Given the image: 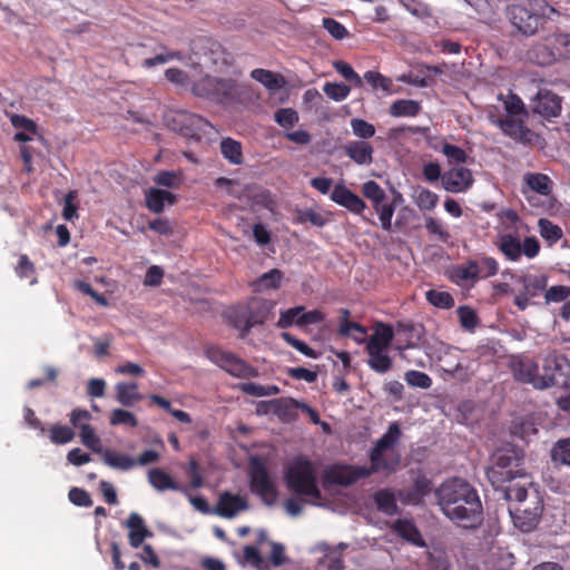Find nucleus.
<instances>
[{
    "label": "nucleus",
    "mask_w": 570,
    "mask_h": 570,
    "mask_svg": "<svg viewBox=\"0 0 570 570\" xmlns=\"http://www.w3.org/2000/svg\"><path fill=\"white\" fill-rule=\"evenodd\" d=\"M424 227L430 235L436 236L443 243H446L451 237L444 224L434 217H425Z\"/></svg>",
    "instance_id": "obj_49"
},
{
    "label": "nucleus",
    "mask_w": 570,
    "mask_h": 570,
    "mask_svg": "<svg viewBox=\"0 0 570 570\" xmlns=\"http://www.w3.org/2000/svg\"><path fill=\"white\" fill-rule=\"evenodd\" d=\"M399 199H402V195L400 193L397 194L393 202H390V204L386 205V207H382V210L379 214L381 227L386 232L393 230L392 217L394 215L396 202Z\"/></svg>",
    "instance_id": "obj_60"
},
{
    "label": "nucleus",
    "mask_w": 570,
    "mask_h": 570,
    "mask_svg": "<svg viewBox=\"0 0 570 570\" xmlns=\"http://www.w3.org/2000/svg\"><path fill=\"white\" fill-rule=\"evenodd\" d=\"M116 400L125 407H131L142 400L136 382H119L115 385Z\"/></svg>",
    "instance_id": "obj_30"
},
{
    "label": "nucleus",
    "mask_w": 570,
    "mask_h": 570,
    "mask_svg": "<svg viewBox=\"0 0 570 570\" xmlns=\"http://www.w3.org/2000/svg\"><path fill=\"white\" fill-rule=\"evenodd\" d=\"M331 200L356 215L362 214L366 208L365 202L341 183L334 186Z\"/></svg>",
    "instance_id": "obj_17"
},
{
    "label": "nucleus",
    "mask_w": 570,
    "mask_h": 570,
    "mask_svg": "<svg viewBox=\"0 0 570 570\" xmlns=\"http://www.w3.org/2000/svg\"><path fill=\"white\" fill-rule=\"evenodd\" d=\"M523 179L527 186L539 195L549 196L552 193L553 183L546 174L528 173Z\"/></svg>",
    "instance_id": "obj_33"
},
{
    "label": "nucleus",
    "mask_w": 570,
    "mask_h": 570,
    "mask_svg": "<svg viewBox=\"0 0 570 570\" xmlns=\"http://www.w3.org/2000/svg\"><path fill=\"white\" fill-rule=\"evenodd\" d=\"M345 155L357 165H371L373 163L374 149L365 140H352L344 147Z\"/></svg>",
    "instance_id": "obj_23"
},
{
    "label": "nucleus",
    "mask_w": 570,
    "mask_h": 570,
    "mask_svg": "<svg viewBox=\"0 0 570 570\" xmlns=\"http://www.w3.org/2000/svg\"><path fill=\"white\" fill-rule=\"evenodd\" d=\"M351 128L353 134L362 140L372 138L375 135V127L361 118H353L351 120Z\"/></svg>",
    "instance_id": "obj_58"
},
{
    "label": "nucleus",
    "mask_w": 570,
    "mask_h": 570,
    "mask_svg": "<svg viewBox=\"0 0 570 570\" xmlns=\"http://www.w3.org/2000/svg\"><path fill=\"white\" fill-rule=\"evenodd\" d=\"M554 52L559 58H570V33H559L553 37Z\"/></svg>",
    "instance_id": "obj_63"
},
{
    "label": "nucleus",
    "mask_w": 570,
    "mask_h": 570,
    "mask_svg": "<svg viewBox=\"0 0 570 570\" xmlns=\"http://www.w3.org/2000/svg\"><path fill=\"white\" fill-rule=\"evenodd\" d=\"M499 272V263L494 257L479 254L474 259L454 268L453 275L459 282H475L480 278H489Z\"/></svg>",
    "instance_id": "obj_12"
},
{
    "label": "nucleus",
    "mask_w": 570,
    "mask_h": 570,
    "mask_svg": "<svg viewBox=\"0 0 570 570\" xmlns=\"http://www.w3.org/2000/svg\"><path fill=\"white\" fill-rule=\"evenodd\" d=\"M111 425H128L136 428L138 425L137 417L129 411L122 409H115L109 419Z\"/></svg>",
    "instance_id": "obj_54"
},
{
    "label": "nucleus",
    "mask_w": 570,
    "mask_h": 570,
    "mask_svg": "<svg viewBox=\"0 0 570 570\" xmlns=\"http://www.w3.org/2000/svg\"><path fill=\"white\" fill-rule=\"evenodd\" d=\"M328 219L325 218L321 213L314 209L307 208L298 210L296 215V223L305 224L311 223L313 226L323 227L327 224Z\"/></svg>",
    "instance_id": "obj_53"
},
{
    "label": "nucleus",
    "mask_w": 570,
    "mask_h": 570,
    "mask_svg": "<svg viewBox=\"0 0 570 570\" xmlns=\"http://www.w3.org/2000/svg\"><path fill=\"white\" fill-rule=\"evenodd\" d=\"M102 460L104 462L115 469H120L124 471L130 470L136 465V462L132 458H130L127 454H121L117 452H112L109 450H106L102 453Z\"/></svg>",
    "instance_id": "obj_42"
},
{
    "label": "nucleus",
    "mask_w": 570,
    "mask_h": 570,
    "mask_svg": "<svg viewBox=\"0 0 570 570\" xmlns=\"http://www.w3.org/2000/svg\"><path fill=\"white\" fill-rule=\"evenodd\" d=\"M539 390L551 386H560L563 394L556 399L558 407L562 411H570V362L557 352L547 354L542 363L541 379H537Z\"/></svg>",
    "instance_id": "obj_3"
},
{
    "label": "nucleus",
    "mask_w": 570,
    "mask_h": 570,
    "mask_svg": "<svg viewBox=\"0 0 570 570\" xmlns=\"http://www.w3.org/2000/svg\"><path fill=\"white\" fill-rule=\"evenodd\" d=\"M204 353L210 362L235 377L248 379L255 377L258 374L255 367L236 354L224 350L222 346L214 344L206 345Z\"/></svg>",
    "instance_id": "obj_8"
},
{
    "label": "nucleus",
    "mask_w": 570,
    "mask_h": 570,
    "mask_svg": "<svg viewBox=\"0 0 570 570\" xmlns=\"http://www.w3.org/2000/svg\"><path fill=\"white\" fill-rule=\"evenodd\" d=\"M522 451L510 444L497 449L491 455V465L487 469V478L494 488L512 481L521 473Z\"/></svg>",
    "instance_id": "obj_5"
},
{
    "label": "nucleus",
    "mask_w": 570,
    "mask_h": 570,
    "mask_svg": "<svg viewBox=\"0 0 570 570\" xmlns=\"http://www.w3.org/2000/svg\"><path fill=\"white\" fill-rule=\"evenodd\" d=\"M442 513L465 530H475L483 522V507L478 491L465 480L452 478L435 491Z\"/></svg>",
    "instance_id": "obj_1"
},
{
    "label": "nucleus",
    "mask_w": 570,
    "mask_h": 570,
    "mask_svg": "<svg viewBox=\"0 0 570 570\" xmlns=\"http://www.w3.org/2000/svg\"><path fill=\"white\" fill-rule=\"evenodd\" d=\"M167 126L188 139L200 140L206 129L212 127L204 117L186 111L176 110L166 116Z\"/></svg>",
    "instance_id": "obj_10"
},
{
    "label": "nucleus",
    "mask_w": 570,
    "mask_h": 570,
    "mask_svg": "<svg viewBox=\"0 0 570 570\" xmlns=\"http://www.w3.org/2000/svg\"><path fill=\"white\" fill-rule=\"evenodd\" d=\"M561 98L548 89H540L533 98L532 110L544 119H551L561 114Z\"/></svg>",
    "instance_id": "obj_15"
},
{
    "label": "nucleus",
    "mask_w": 570,
    "mask_h": 570,
    "mask_svg": "<svg viewBox=\"0 0 570 570\" xmlns=\"http://www.w3.org/2000/svg\"><path fill=\"white\" fill-rule=\"evenodd\" d=\"M50 441L55 444H66L73 440L75 432L71 428L61 424H55L50 429Z\"/></svg>",
    "instance_id": "obj_51"
},
{
    "label": "nucleus",
    "mask_w": 570,
    "mask_h": 570,
    "mask_svg": "<svg viewBox=\"0 0 570 570\" xmlns=\"http://www.w3.org/2000/svg\"><path fill=\"white\" fill-rule=\"evenodd\" d=\"M284 480L287 489L297 497L309 498L313 503L322 499L317 471L313 461L296 456L286 468Z\"/></svg>",
    "instance_id": "obj_4"
},
{
    "label": "nucleus",
    "mask_w": 570,
    "mask_h": 570,
    "mask_svg": "<svg viewBox=\"0 0 570 570\" xmlns=\"http://www.w3.org/2000/svg\"><path fill=\"white\" fill-rule=\"evenodd\" d=\"M392 528L393 531L404 540L417 547L425 546L421 532L419 531L413 521L406 519H399L394 522Z\"/></svg>",
    "instance_id": "obj_31"
},
{
    "label": "nucleus",
    "mask_w": 570,
    "mask_h": 570,
    "mask_svg": "<svg viewBox=\"0 0 570 570\" xmlns=\"http://www.w3.org/2000/svg\"><path fill=\"white\" fill-rule=\"evenodd\" d=\"M248 509V503L245 498L239 494L230 492H223L219 494L215 512L222 518L232 519L240 511Z\"/></svg>",
    "instance_id": "obj_19"
},
{
    "label": "nucleus",
    "mask_w": 570,
    "mask_h": 570,
    "mask_svg": "<svg viewBox=\"0 0 570 570\" xmlns=\"http://www.w3.org/2000/svg\"><path fill=\"white\" fill-rule=\"evenodd\" d=\"M397 495L387 489L379 490L374 494V502L379 511L386 515H394L399 512L396 503Z\"/></svg>",
    "instance_id": "obj_35"
},
{
    "label": "nucleus",
    "mask_w": 570,
    "mask_h": 570,
    "mask_svg": "<svg viewBox=\"0 0 570 570\" xmlns=\"http://www.w3.org/2000/svg\"><path fill=\"white\" fill-rule=\"evenodd\" d=\"M527 59L538 66H550L557 60L554 49L544 43H535L525 52Z\"/></svg>",
    "instance_id": "obj_32"
},
{
    "label": "nucleus",
    "mask_w": 570,
    "mask_h": 570,
    "mask_svg": "<svg viewBox=\"0 0 570 570\" xmlns=\"http://www.w3.org/2000/svg\"><path fill=\"white\" fill-rule=\"evenodd\" d=\"M432 491V481L419 472L410 487H404L396 492L397 499L404 504L419 505Z\"/></svg>",
    "instance_id": "obj_14"
},
{
    "label": "nucleus",
    "mask_w": 570,
    "mask_h": 570,
    "mask_svg": "<svg viewBox=\"0 0 570 570\" xmlns=\"http://www.w3.org/2000/svg\"><path fill=\"white\" fill-rule=\"evenodd\" d=\"M368 367L379 374H385L393 367V360L387 351H366Z\"/></svg>",
    "instance_id": "obj_34"
},
{
    "label": "nucleus",
    "mask_w": 570,
    "mask_h": 570,
    "mask_svg": "<svg viewBox=\"0 0 570 570\" xmlns=\"http://www.w3.org/2000/svg\"><path fill=\"white\" fill-rule=\"evenodd\" d=\"M250 77L254 80L262 83L268 90L279 89L284 83V79L281 75L275 73L267 69H262V68L254 69L250 72Z\"/></svg>",
    "instance_id": "obj_38"
},
{
    "label": "nucleus",
    "mask_w": 570,
    "mask_h": 570,
    "mask_svg": "<svg viewBox=\"0 0 570 570\" xmlns=\"http://www.w3.org/2000/svg\"><path fill=\"white\" fill-rule=\"evenodd\" d=\"M514 379L521 383L531 384L539 390L537 379H541L539 365L530 358H523L513 364Z\"/></svg>",
    "instance_id": "obj_22"
},
{
    "label": "nucleus",
    "mask_w": 570,
    "mask_h": 570,
    "mask_svg": "<svg viewBox=\"0 0 570 570\" xmlns=\"http://www.w3.org/2000/svg\"><path fill=\"white\" fill-rule=\"evenodd\" d=\"M538 227L540 236L548 243L549 246L554 245L563 237L561 227L548 218H540L538 222Z\"/></svg>",
    "instance_id": "obj_41"
},
{
    "label": "nucleus",
    "mask_w": 570,
    "mask_h": 570,
    "mask_svg": "<svg viewBox=\"0 0 570 570\" xmlns=\"http://www.w3.org/2000/svg\"><path fill=\"white\" fill-rule=\"evenodd\" d=\"M14 272L19 278L29 279L30 285H35L37 283L36 267L33 263L29 259L28 255L21 254L19 256V261L17 266L14 267Z\"/></svg>",
    "instance_id": "obj_44"
},
{
    "label": "nucleus",
    "mask_w": 570,
    "mask_h": 570,
    "mask_svg": "<svg viewBox=\"0 0 570 570\" xmlns=\"http://www.w3.org/2000/svg\"><path fill=\"white\" fill-rule=\"evenodd\" d=\"M248 478L249 490L253 494L258 497L266 505L276 503L278 491L264 460L258 456L250 458Z\"/></svg>",
    "instance_id": "obj_6"
},
{
    "label": "nucleus",
    "mask_w": 570,
    "mask_h": 570,
    "mask_svg": "<svg viewBox=\"0 0 570 570\" xmlns=\"http://www.w3.org/2000/svg\"><path fill=\"white\" fill-rule=\"evenodd\" d=\"M283 272L278 268H273L267 273L261 275L254 283V291L261 292L266 289H278L283 279Z\"/></svg>",
    "instance_id": "obj_36"
},
{
    "label": "nucleus",
    "mask_w": 570,
    "mask_h": 570,
    "mask_svg": "<svg viewBox=\"0 0 570 570\" xmlns=\"http://www.w3.org/2000/svg\"><path fill=\"white\" fill-rule=\"evenodd\" d=\"M497 247L509 262H519L524 255L532 259L540 253V243L537 237L528 236L521 242L518 234L505 233L498 237Z\"/></svg>",
    "instance_id": "obj_9"
},
{
    "label": "nucleus",
    "mask_w": 570,
    "mask_h": 570,
    "mask_svg": "<svg viewBox=\"0 0 570 570\" xmlns=\"http://www.w3.org/2000/svg\"><path fill=\"white\" fill-rule=\"evenodd\" d=\"M126 525L129 529L128 539L132 548H139L146 538L153 535L138 513L132 512L127 519Z\"/></svg>",
    "instance_id": "obj_25"
},
{
    "label": "nucleus",
    "mask_w": 570,
    "mask_h": 570,
    "mask_svg": "<svg viewBox=\"0 0 570 570\" xmlns=\"http://www.w3.org/2000/svg\"><path fill=\"white\" fill-rule=\"evenodd\" d=\"M148 481L158 491L173 490L188 494L187 488L178 484L167 472L161 469L155 468L149 470Z\"/></svg>",
    "instance_id": "obj_27"
},
{
    "label": "nucleus",
    "mask_w": 570,
    "mask_h": 570,
    "mask_svg": "<svg viewBox=\"0 0 570 570\" xmlns=\"http://www.w3.org/2000/svg\"><path fill=\"white\" fill-rule=\"evenodd\" d=\"M275 121L283 128L295 126L298 120V114L293 108H281L274 115Z\"/></svg>",
    "instance_id": "obj_56"
},
{
    "label": "nucleus",
    "mask_w": 570,
    "mask_h": 570,
    "mask_svg": "<svg viewBox=\"0 0 570 570\" xmlns=\"http://www.w3.org/2000/svg\"><path fill=\"white\" fill-rule=\"evenodd\" d=\"M393 338L394 331L392 325L383 322H377L374 325L373 334L368 337L366 342L365 351H387Z\"/></svg>",
    "instance_id": "obj_21"
},
{
    "label": "nucleus",
    "mask_w": 570,
    "mask_h": 570,
    "mask_svg": "<svg viewBox=\"0 0 570 570\" xmlns=\"http://www.w3.org/2000/svg\"><path fill=\"white\" fill-rule=\"evenodd\" d=\"M515 279L522 285V291L525 295L531 298H535L542 293H546L548 285V276L546 274H524L518 276Z\"/></svg>",
    "instance_id": "obj_26"
},
{
    "label": "nucleus",
    "mask_w": 570,
    "mask_h": 570,
    "mask_svg": "<svg viewBox=\"0 0 570 570\" xmlns=\"http://www.w3.org/2000/svg\"><path fill=\"white\" fill-rule=\"evenodd\" d=\"M420 111V102L411 99H397L390 107L392 117H415Z\"/></svg>",
    "instance_id": "obj_40"
},
{
    "label": "nucleus",
    "mask_w": 570,
    "mask_h": 570,
    "mask_svg": "<svg viewBox=\"0 0 570 570\" xmlns=\"http://www.w3.org/2000/svg\"><path fill=\"white\" fill-rule=\"evenodd\" d=\"M472 183V173L465 167L452 168L442 175V185L450 193L465 191Z\"/></svg>",
    "instance_id": "obj_18"
},
{
    "label": "nucleus",
    "mask_w": 570,
    "mask_h": 570,
    "mask_svg": "<svg viewBox=\"0 0 570 570\" xmlns=\"http://www.w3.org/2000/svg\"><path fill=\"white\" fill-rule=\"evenodd\" d=\"M220 153L225 159L233 165L243 164V149L242 144L233 138H224L220 141Z\"/></svg>",
    "instance_id": "obj_39"
},
{
    "label": "nucleus",
    "mask_w": 570,
    "mask_h": 570,
    "mask_svg": "<svg viewBox=\"0 0 570 570\" xmlns=\"http://www.w3.org/2000/svg\"><path fill=\"white\" fill-rule=\"evenodd\" d=\"M405 381L409 385L420 389H430L432 385V379L426 373L415 370L405 373Z\"/></svg>",
    "instance_id": "obj_62"
},
{
    "label": "nucleus",
    "mask_w": 570,
    "mask_h": 570,
    "mask_svg": "<svg viewBox=\"0 0 570 570\" xmlns=\"http://www.w3.org/2000/svg\"><path fill=\"white\" fill-rule=\"evenodd\" d=\"M402 431L396 422L389 425L387 431L376 441L374 445V454H379L380 450L392 451L397 444Z\"/></svg>",
    "instance_id": "obj_37"
},
{
    "label": "nucleus",
    "mask_w": 570,
    "mask_h": 570,
    "mask_svg": "<svg viewBox=\"0 0 570 570\" xmlns=\"http://www.w3.org/2000/svg\"><path fill=\"white\" fill-rule=\"evenodd\" d=\"M490 121L498 126L504 135L522 144H529L532 141L534 132L524 126V122L512 117L495 118L490 116Z\"/></svg>",
    "instance_id": "obj_16"
},
{
    "label": "nucleus",
    "mask_w": 570,
    "mask_h": 570,
    "mask_svg": "<svg viewBox=\"0 0 570 570\" xmlns=\"http://www.w3.org/2000/svg\"><path fill=\"white\" fill-rule=\"evenodd\" d=\"M425 297L431 305L442 309H450L455 304L453 296L449 292L429 289L425 293Z\"/></svg>",
    "instance_id": "obj_45"
},
{
    "label": "nucleus",
    "mask_w": 570,
    "mask_h": 570,
    "mask_svg": "<svg viewBox=\"0 0 570 570\" xmlns=\"http://www.w3.org/2000/svg\"><path fill=\"white\" fill-rule=\"evenodd\" d=\"M323 91L332 100L343 101L348 97L351 88L343 82H325Z\"/></svg>",
    "instance_id": "obj_50"
},
{
    "label": "nucleus",
    "mask_w": 570,
    "mask_h": 570,
    "mask_svg": "<svg viewBox=\"0 0 570 570\" xmlns=\"http://www.w3.org/2000/svg\"><path fill=\"white\" fill-rule=\"evenodd\" d=\"M514 525L522 532L533 530L543 511V500L538 491H531L529 499L522 503H514L509 509Z\"/></svg>",
    "instance_id": "obj_11"
},
{
    "label": "nucleus",
    "mask_w": 570,
    "mask_h": 570,
    "mask_svg": "<svg viewBox=\"0 0 570 570\" xmlns=\"http://www.w3.org/2000/svg\"><path fill=\"white\" fill-rule=\"evenodd\" d=\"M281 337L283 338L284 342H286L288 345H291L292 347H294L295 350H297L299 353H302L303 355H305L307 357L317 358L320 355L315 350L309 347L305 342L296 338L294 335H292L288 332H283L281 334Z\"/></svg>",
    "instance_id": "obj_52"
},
{
    "label": "nucleus",
    "mask_w": 570,
    "mask_h": 570,
    "mask_svg": "<svg viewBox=\"0 0 570 570\" xmlns=\"http://www.w3.org/2000/svg\"><path fill=\"white\" fill-rule=\"evenodd\" d=\"M334 69L344 77L347 81L352 82L355 87H362L363 80L357 72L345 61L338 60L333 63Z\"/></svg>",
    "instance_id": "obj_57"
},
{
    "label": "nucleus",
    "mask_w": 570,
    "mask_h": 570,
    "mask_svg": "<svg viewBox=\"0 0 570 570\" xmlns=\"http://www.w3.org/2000/svg\"><path fill=\"white\" fill-rule=\"evenodd\" d=\"M390 450H380L379 454H374V448L370 452V466H366L370 475L376 472H395L400 465V455L395 454L394 459L389 458Z\"/></svg>",
    "instance_id": "obj_24"
},
{
    "label": "nucleus",
    "mask_w": 570,
    "mask_h": 570,
    "mask_svg": "<svg viewBox=\"0 0 570 570\" xmlns=\"http://www.w3.org/2000/svg\"><path fill=\"white\" fill-rule=\"evenodd\" d=\"M73 288H76L77 291L81 292L85 295L90 296L100 306L106 307L109 305L108 299L102 294L96 292L92 288V286L85 281H80V279L75 281Z\"/></svg>",
    "instance_id": "obj_61"
},
{
    "label": "nucleus",
    "mask_w": 570,
    "mask_h": 570,
    "mask_svg": "<svg viewBox=\"0 0 570 570\" xmlns=\"http://www.w3.org/2000/svg\"><path fill=\"white\" fill-rule=\"evenodd\" d=\"M362 194L372 204L387 200L385 190L374 180H368L362 185Z\"/></svg>",
    "instance_id": "obj_47"
},
{
    "label": "nucleus",
    "mask_w": 570,
    "mask_h": 570,
    "mask_svg": "<svg viewBox=\"0 0 570 570\" xmlns=\"http://www.w3.org/2000/svg\"><path fill=\"white\" fill-rule=\"evenodd\" d=\"M439 196L426 188H421L416 191L414 203L421 210H432L436 207Z\"/></svg>",
    "instance_id": "obj_48"
},
{
    "label": "nucleus",
    "mask_w": 570,
    "mask_h": 570,
    "mask_svg": "<svg viewBox=\"0 0 570 570\" xmlns=\"http://www.w3.org/2000/svg\"><path fill=\"white\" fill-rule=\"evenodd\" d=\"M323 27L336 40H342L348 35L345 26L333 18H324Z\"/></svg>",
    "instance_id": "obj_64"
},
{
    "label": "nucleus",
    "mask_w": 570,
    "mask_h": 570,
    "mask_svg": "<svg viewBox=\"0 0 570 570\" xmlns=\"http://www.w3.org/2000/svg\"><path fill=\"white\" fill-rule=\"evenodd\" d=\"M237 87V81L234 79L205 76L193 83L191 92L196 97L224 104L235 98Z\"/></svg>",
    "instance_id": "obj_7"
},
{
    "label": "nucleus",
    "mask_w": 570,
    "mask_h": 570,
    "mask_svg": "<svg viewBox=\"0 0 570 570\" xmlns=\"http://www.w3.org/2000/svg\"><path fill=\"white\" fill-rule=\"evenodd\" d=\"M274 305V302L261 297H253L245 304L252 328L263 325L272 316Z\"/></svg>",
    "instance_id": "obj_20"
},
{
    "label": "nucleus",
    "mask_w": 570,
    "mask_h": 570,
    "mask_svg": "<svg viewBox=\"0 0 570 570\" xmlns=\"http://www.w3.org/2000/svg\"><path fill=\"white\" fill-rule=\"evenodd\" d=\"M570 296V286L566 285H556L549 288H546L544 299L546 303H560L564 302Z\"/></svg>",
    "instance_id": "obj_59"
},
{
    "label": "nucleus",
    "mask_w": 570,
    "mask_h": 570,
    "mask_svg": "<svg viewBox=\"0 0 570 570\" xmlns=\"http://www.w3.org/2000/svg\"><path fill=\"white\" fill-rule=\"evenodd\" d=\"M366 466L357 465H334L324 471L323 484L331 485L337 484L348 487L354 484L360 479L368 478Z\"/></svg>",
    "instance_id": "obj_13"
},
{
    "label": "nucleus",
    "mask_w": 570,
    "mask_h": 570,
    "mask_svg": "<svg viewBox=\"0 0 570 570\" xmlns=\"http://www.w3.org/2000/svg\"><path fill=\"white\" fill-rule=\"evenodd\" d=\"M460 325L468 332H473L479 325V317L476 312L466 305L460 306L456 309Z\"/></svg>",
    "instance_id": "obj_46"
},
{
    "label": "nucleus",
    "mask_w": 570,
    "mask_h": 570,
    "mask_svg": "<svg viewBox=\"0 0 570 570\" xmlns=\"http://www.w3.org/2000/svg\"><path fill=\"white\" fill-rule=\"evenodd\" d=\"M224 316L230 326L240 331V337H245L252 330L245 305L227 308Z\"/></svg>",
    "instance_id": "obj_28"
},
{
    "label": "nucleus",
    "mask_w": 570,
    "mask_h": 570,
    "mask_svg": "<svg viewBox=\"0 0 570 570\" xmlns=\"http://www.w3.org/2000/svg\"><path fill=\"white\" fill-rule=\"evenodd\" d=\"M176 200V195L168 190L150 188L146 193V206L150 212L155 214L163 213L166 203L169 205H174Z\"/></svg>",
    "instance_id": "obj_29"
},
{
    "label": "nucleus",
    "mask_w": 570,
    "mask_h": 570,
    "mask_svg": "<svg viewBox=\"0 0 570 570\" xmlns=\"http://www.w3.org/2000/svg\"><path fill=\"white\" fill-rule=\"evenodd\" d=\"M554 12V8L547 0H523L509 4L505 17L517 33L532 37L543 28Z\"/></svg>",
    "instance_id": "obj_2"
},
{
    "label": "nucleus",
    "mask_w": 570,
    "mask_h": 570,
    "mask_svg": "<svg viewBox=\"0 0 570 570\" xmlns=\"http://www.w3.org/2000/svg\"><path fill=\"white\" fill-rule=\"evenodd\" d=\"M80 439L85 446L92 450L96 453L101 452V442L99 436L96 434L95 429L89 426H81Z\"/></svg>",
    "instance_id": "obj_55"
},
{
    "label": "nucleus",
    "mask_w": 570,
    "mask_h": 570,
    "mask_svg": "<svg viewBox=\"0 0 570 570\" xmlns=\"http://www.w3.org/2000/svg\"><path fill=\"white\" fill-rule=\"evenodd\" d=\"M551 460L557 464L570 466V438L560 439L553 444Z\"/></svg>",
    "instance_id": "obj_43"
}]
</instances>
